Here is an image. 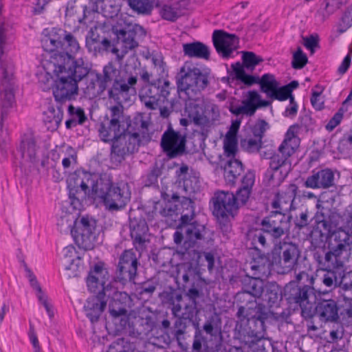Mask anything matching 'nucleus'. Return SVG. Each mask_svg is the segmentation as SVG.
Here are the masks:
<instances>
[{
    "label": "nucleus",
    "instance_id": "f257e3e1",
    "mask_svg": "<svg viewBox=\"0 0 352 352\" xmlns=\"http://www.w3.org/2000/svg\"><path fill=\"white\" fill-rule=\"evenodd\" d=\"M87 87L85 93L90 98H95L107 90L109 100L124 101L130 92H133L131 86L135 82V78L128 76L125 72H120L119 69L112 63L104 65L102 74L89 72L85 77Z\"/></svg>",
    "mask_w": 352,
    "mask_h": 352
},
{
    "label": "nucleus",
    "instance_id": "f03ea898",
    "mask_svg": "<svg viewBox=\"0 0 352 352\" xmlns=\"http://www.w3.org/2000/svg\"><path fill=\"white\" fill-rule=\"evenodd\" d=\"M66 58H68L66 57ZM59 58L57 65H54V73L57 76L53 87L55 100L60 104L75 100L78 95V82L88 74L91 67L82 58L77 62H64Z\"/></svg>",
    "mask_w": 352,
    "mask_h": 352
},
{
    "label": "nucleus",
    "instance_id": "7ed1b4c3",
    "mask_svg": "<svg viewBox=\"0 0 352 352\" xmlns=\"http://www.w3.org/2000/svg\"><path fill=\"white\" fill-rule=\"evenodd\" d=\"M149 119L143 113L136 115L129 124V131L123 133L112 142L110 157L111 161L121 163L126 157L138 150L141 144L152 138L148 126Z\"/></svg>",
    "mask_w": 352,
    "mask_h": 352
},
{
    "label": "nucleus",
    "instance_id": "20e7f679",
    "mask_svg": "<svg viewBox=\"0 0 352 352\" xmlns=\"http://www.w3.org/2000/svg\"><path fill=\"white\" fill-rule=\"evenodd\" d=\"M316 278L314 274L302 271L296 274L295 280L290 281L284 288V296L287 302L301 309L305 319L314 316V305L316 302Z\"/></svg>",
    "mask_w": 352,
    "mask_h": 352
},
{
    "label": "nucleus",
    "instance_id": "39448f33",
    "mask_svg": "<svg viewBox=\"0 0 352 352\" xmlns=\"http://www.w3.org/2000/svg\"><path fill=\"white\" fill-rule=\"evenodd\" d=\"M298 131V124L290 126L278 147V153L270 157V166L265 173V178L269 183L279 185L291 171L292 164L289 158L300 144Z\"/></svg>",
    "mask_w": 352,
    "mask_h": 352
},
{
    "label": "nucleus",
    "instance_id": "423d86ee",
    "mask_svg": "<svg viewBox=\"0 0 352 352\" xmlns=\"http://www.w3.org/2000/svg\"><path fill=\"white\" fill-rule=\"evenodd\" d=\"M9 27V24L2 16L0 7V67L2 71L0 85V120L1 121L7 118L9 109L14 102V65L10 60H2L1 58L8 38Z\"/></svg>",
    "mask_w": 352,
    "mask_h": 352
},
{
    "label": "nucleus",
    "instance_id": "0eeeda50",
    "mask_svg": "<svg viewBox=\"0 0 352 352\" xmlns=\"http://www.w3.org/2000/svg\"><path fill=\"white\" fill-rule=\"evenodd\" d=\"M352 236L342 228L329 236L328 252L319 261L322 267L346 273L345 263L350 255Z\"/></svg>",
    "mask_w": 352,
    "mask_h": 352
},
{
    "label": "nucleus",
    "instance_id": "6e6552de",
    "mask_svg": "<svg viewBox=\"0 0 352 352\" xmlns=\"http://www.w3.org/2000/svg\"><path fill=\"white\" fill-rule=\"evenodd\" d=\"M96 188V195L109 211L122 210L131 199V192L127 184L113 183L107 174L100 176Z\"/></svg>",
    "mask_w": 352,
    "mask_h": 352
},
{
    "label": "nucleus",
    "instance_id": "1a4fd4ad",
    "mask_svg": "<svg viewBox=\"0 0 352 352\" xmlns=\"http://www.w3.org/2000/svg\"><path fill=\"white\" fill-rule=\"evenodd\" d=\"M109 273L104 267L103 262H98L91 268L87 278V286L91 293H96L99 287L103 288V294L106 299L110 298L111 301L117 302L122 305H131V296L125 292H120L113 287L111 283H107Z\"/></svg>",
    "mask_w": 352,
    "mask_h": 352
},
{
    "label": "nucleus",
    "instance_id": "9d476101",
    "mask_svg": "<svg viewBox=\"0 0 352 352\" xmlns=\"http://www.w3.org/2000/svg\"><path fill=\"white\" fill-rule=\"evenodd\" d=\"M195 213L191 210L190 214H182L180 223L174 233L173 238L176 244H181L184 241L186 249L194 246L196 243L211 239L210 230L196 221H194Z\"/></svg>",
    "mask_w": 352,
    "mask_h": 352
},
{
    "label": "nucleus",
    "instance_id": "9b49d317",
    "mask_svg": "<svg viewBox=\"0 0 352 352\" xmlns=\"http://www.w3.org/2000/svg\"><path fill=\"white\" fill-rule=\"evenodd\" d=\"M184 111L194 124L200 127L203 131H208L220 117L218 106L214 104L203 106L199 96L188 97Z\"/></svg>",
    "mask_w": 352,
    "mask_h": 352
},
{
    "label": "nucleus",
    "instance_id": "f8f14e48",
    "mask_svg": "<svg viewBox=\"0 0 352 352\" xmlns=\"http://www.w3.org/2000/svg\"><path fill=\"white\" fill-rule=\"evenodd\" d=\"M96 177L87 171H75L67 179L69 198L74 209L80 210L82 207L89 188L96 193V186L100 181V177L96 179Z\"/></svg>",
    "mask_w": 352,
    "mask_h": 352
},
{
    "label": "nucleus",
    "instance_id": "ddd939ff",
    "mask_svg": "<svg viewBox=\"0 0 352 352\" xmlns=\"http://www.w3.org/2000/svg\"><path fill=\"white\" fill-rule=\"evenodd\" d=\"M178 89L188 97H195L207 87L208 79L200 69L185 64L176 76Z\"/></svg>",
    "mask_w": 352,
    "mask_h": 352
},
{
    "label": "nucleus",
    "instance_id": "4468645a",
    "mask_svg": "<svg viewBox=\"0 0 352 352\" xmlns=\"http://www.w3.org/2000/svg\"><path fill=\"white\" fill-rule=\"evenodd\" d=\"M272 255L277 265L278 272L285 274L296 270L300 257V250L296 243L279 241L275 244Z\"/></svg>",
    "mask_w": 352,
    "mask_h": 352
},
{
    "label": "nucleus",
    "instance_id": "2eb2a0df",
    "mask_svg": "<svg viewBox=\"0 0 352 352\" xmlns=\"http://www.w3.org/2000/svg\"><path fill=\"white\" fill-rule=\"evenodd\" d=\"M96 221L89 216L76 219L71 235L79 248L91 250L96 240Z\"/></svg>",
    "mask_w": 352,
    "mask_h": 352
},
{
    "label": "nucleus",
    "instance_id": "dca6fc26",
    "mask_svg": "<svg viewBox=\"0 0 352 352\" xmlns=\"http://www.w3.org/2000/svg\"><path fill=\"white\" fill-rule=\"evenodd\" d=\"M171 87L168 80L163 82L157 79V83L144 85L139 91V98L144 107L149 110H155L160 107L161 98L167 99Z\"/></svg>",
    "mask_w": 352,
    "mask_h": 352
},
{
    "label": "nucleus",
    "instance_id": "f3484780",
    "mask_svg": "<svg viewBox=\"0 0 352 352\" xmlns=\"http://www.w3.org/2000/svg\"><path fill=\"white\" fill-rule=\"evenodd\" d=\"M291 219V215L286 216L285 213L275 210L262 219L261 226L262 230L269 235L276 244L284 235L288 234Z\"/></svg>",
    "mask_w": 352,
    "mask_h": 352
},
{
    "label": "nucleus",
    "instance_id": "a211bd4d",
    "mask_svg": "<svg viewBox=\"0 0 352 352\" xmlns=\"http://www.w3.org/2000/svg\"><path fill=\"white\" fill-rule=\"evenodd\" d=\"M118 38L116 48L114 52H120L122 58L129 51L134 50L139 45V41L144 38L146 31L138 24H129L124 28L116 31Z\"/></svg>",
    "mask_w": 352,
    "mask_h": 352
},
{
    "label": "nucleus",
    "instance_id": "6ab92c4d",
    "mask_svg": "<svg viewBox=\"0 0 352 352\" xmlns=\"http://www.w3.org/2000/svg\"><path fill=\"white\" fill-rule=\"evenodd\" d=\"M212 201V213L218 219L233 217L239 210L232 192L223 190L216 192Z\"/></svg>",
    "mask_w": 352,
    "mask_h": 352
},
{
    "label": "nucleus",
    "instance_id": "aec40b11",
    "mask_svg": "<svg viewBox=\"0 0 352 352\" xmlns=\"http://www.w3.org/2000/svg\"><path fill=\"white\" fill-rule=\"evenodd\" d=\"M186 134L175 131L170 126L163 133L161 146L170 157H175L184 153L186 147Z\"/></svg>",
    "mask_w": 352,
    "mask_h": 352
},
{
    "label": "nucleus",
    "instance_id": "412c9836",
    "mask_svg": "<svg viewBox=\"0 0 352 352\" xmlns=\"http://www.w3.org/2000/svg\"><path fill=\"white\" fill-rule=\"evenodd\" d=\"M136 253L133 250H127L120 255L118 265L117 276L124 283L126 281H134L139 265Z\"/></svg>",
    "mask_w": 352,
    "mask_h": 352
},
{
    "label": "nucleus",
    "instance_id": "4be33fe9",
    "mask_svg": "<svg viewBox=\"0 0 352 352\" xmlns=\"http://www.w3.org/2000/svg\"><path fill=\"white\" fill-rule=\"evenodd\" d=\"M298 189L297 185L290 184L277 192L271 204L272 208L283 213L295 210L297 208L296 198Z\"/></svg>",
    "mask_w": 352,
    "mask_h": 352
},
{
    "label": "nucleus",
    "instance_id": "5701e85b",
    "mask_svg": "<svg viewBox=\"0 0 352 352\" xmlns=\"http://www.w3.org/2000/svg\"><path fill=\"white\" fill-rule=\"evenodd\" d=\"M212 41L217 53L223 58H228L237 49L239 38L221 30H216L212 34Z\"/></svg>",
    "mask_w": 352,
    "mask_h": 352
},
{
    "label": "nucleus",
    "instance_id": "b1692460",
    "mask_svg": "<svg viewBox=\"0 0 352 352\" xmlns=\"http://www.w3.org/2000/svg\"><path fill=\"white\" fill-rule=\"evenodd\" d=\"M188 6V0H168L158 3L156 7L161 18L165 21L175 22L184 15Z\"/></svg>",
    "mask_w": 352,
    "mask_h": 352
},
{
    "label": "nucleus",
    "instance_id": "393cba45",
    "mask_svg": "<svg viewBox=\"0 0 352 352\" xmlns=\"http://www.w3.org/2000/svg\"><path fill=\"white\" fill-rule=\"evenodd\" d=\"M270 102L261 99V96L256 91H250L247 98L242 101L241 106H231L230 111L236 116L241 114L249 116H253L256 109L261 107H267Z\"/></svg>",
    "mask_w": 352,
    "mask_h": 352
},
{
    "label": "nucleus",
    "instance_id": "a878e982",
    "mask_svg": "<svg viewBox=\"0 0 352 352\" xmlns=\"http://www.w3.org/2000/svg\"><path fill=\"white\" fill-rule=\"evenodd\" d=\"M95 294L96 295L87 298L84 305L86 316L90 320L91 323H94L99 320L107 303V299H106L104 294H103V288L99 287Z\"/></svg>",
    "mask_w": 352,
    "mask_h": 352
},
{
    "label": "nucleus",
    "instance_id": "bb28decb",
    "mask_svg": "<svg viewBox=\"0 0 352 352\" xmlns=\"http://www.w3.org/2000/svg\"><path fill=\"white\" fill-rule=\"evenodd\" d=\"M237 72L239 78L242 79L243 84L248 86H251L254 84H259L261 91L265 93L267 97L273 94L274 91L278 86H279V83L273 74H265L260 78L258 76H244L241 68Z\"/></svg>",
    "mask_w": 352,
    "mask_h": 352
},
{
    "label": "nucleus",
    "instance_id": "cd10ccee",
    "mask_svg": "<svg viewBox=\"0 0 352 352\" xmlns=\"http://www.w3.org/2000/svg\"><path fill=\"white\" fill-rule=\"evenodd\" d=\"M335 185V173L330 168L314 173L305 182V186L312 189H327Z\"/></svg>",
    "mask_w": 352,
    "mask_h": 352
},
{
    "label": "nucleus",
    "instance_id": "c85d7f7f",
    "mask_svg": "<svg viewBox=\"0 0 352 352\" xmlns=\"http://www.w3.org/2000/svg\"><path fill=\"white\" fill-rule=\"evenodd\" d=\"M129 228L131 236L133 240V244L136 249L142 248L146 242V236L148 228L146 220L140 216L129 214Z\"/></svg>",
    "mask_w": 352,
    "mask_h": 352
},
{
    "label": "nucleus",
    "instance_id": "c756f323",
    "mask_svg": "<svg viewBox=\"0 0 352 352\" xmlns=\"http://www.w3.org/2000/svg\"><path fill=\"white\" fill-rule=\"evenodd\" d=\"M63 50L60 51L58 53H56L52 56V63L54 65H57L59 62V58L61 57V59H65L64 62H67L66 60V57L69 58L71 62H77L80 58L74 59L73 55L75 54L80 50V45L76 38L70 33L64 30V34L63 36Z\"/></svg>",
    "mask_w": 352,
    "mask_h": 352
},
{
    "label": "nucleus",
    "instance_id": "7c9ffc66",
    "mask_svg": "<svg viewBox=\"0 0 352 352\" xmlns=\"http://www.w3.org/2000/svg\"><path fill=\"white\" fill-rule=\"evenodd\" d=\"M262 61L263 58L252 52H242V63L236 62L231 65L233 72L230 76L232 79H236L242 83V79L239 78L237 71L241 68L244 76H251L245 72V69L252 72Z\"/></svg>",
    "mask_w": 352,
    "mask_h": 352
},
{
    "label": "nucleus",
    "instance_id": "2f4dec72",
    "mask_svg": "<svg viewBox=\"0 0 352 352\" xmlns=\"http://www.w3.org/2000/svg\"><path fill=\"white\" fill-rule=\"evenodd\" d=\"M338 309L337 302L334 300H321L314 305V316H318L322 322H334L339 318Z\"/></svg>",
    "mask_w": 352,
    "mask_h": 352
},
{
    "label": "nucleus",
    "instance_id": "473e14b6",
    "mask_svg": "<svg viewBox=\"0 0 352 352\" xmlns=\"http://www.w3.org/2000/svg\"><path fill=\"white\" fill-rule=\"evenodd\" d=\"M64 30L62 29L52 28L48 31L45 30L41 38V45L46 52L58 53L63 50V36Z\"/></svg>",
    "mask_w": 352,
    "mask_h": 352
},
{
    "label": "nucleus",
    "instance_id": "72a5a7b5",
    "mask_svg": "<svg viewBox=\"0 0 352 352\" xmlns=\"http://www.w3.org/2000/svg\"><path fill=\"white\" fill-rule=\"evenodd\" d=\"M255 175L253 171L248 170L241 179V186L234 194V201L238 209L248 201L254 184Z\"/></svg>",
    "mask_w": 352,
    "mask_h": 352
},
{
    "label": "nucleus",
    "instance_id": "f704fd0d",
    "mask_svg": "<svg viewBox=\"0 0 352 352\" xmlns=\"http://www.w3.org/2000/svg\"><path fill=\"white\" fill-rule=\"evenodd\" d=\"M322 269L324 273L321 278V281L326 287L331 289L338 287H340L344 290H349L352 288V281L350 283H344L346 280L345 273L327 269L326 267H322Z\"/></svg>",
    "mask_w": 352,
    "mask_h": 352
},
{
    "label": "nucleus",
    "instance_id": "c9c22d12",
    "mask_svg": "<svg viewBox=\"0 0 352 352\" xmlns=\"http://www.w3.org/2000/svg\"><path fill=\"white\" fill-rule=\"evenodd\" d=\"M154 324L153 318L151 315H146L145 317H137L130 335L143 340L148 337L154 327Z\"/></svg>",
    "mask_w": 352,
    "mask_h": 352
},
{
    "label": "nucleus",
    "instance_id": "e433bc0d",
    "mask_svg": "<svg viewBox=\"0 0 352 352\" xmlns=\"http://www.w3.org/2000/svg\"><path fill=\"white\" fill-rule=\"evenodd\" d=\"M243 170V166L240 160L234 157L228 160L224 166V178L226 184L233 186Z\"/></svg>",
    "mask_w": 352,
    "mask_h": 352
},
{
    "label": "nucleus",
    "instance_id": "4c0bfd02",
    "mask_svg": "<svg viewBox=\"0 0 352 352\" xmlns=\"http://www.w3.org/2000/svg\"><path fill=\"white\" fill-rule=\"evenodd\" d=\"M243 294H248L254 298H261L265 285L263 280L256 277L246 276L242 280Z\"/></svg>",
    "mask_w": 352,
    "mask_h": 352
},
{
    "label": "nucleus",
    "instance_id": "58836bf2",
    "mask_svg": "<svg viewBox=\"0 0 352 352\" xmlns=\"http://www.w3.org/2000/svg\"><path fill=\"white\" fill-rule=\"evenodd\" d=\"M124 132L125 128L112 125L105 120L100 123L98 129L99 137L104 142H112Z\"/></svg>",
    "mask_w": 352,
    "mask_h": 352
},
{
    "label": "nucleus",
    "instance_id": "ea45409f",
    "mask_svg": "<svg viewBox=\"0 0 352 352\" xmlns=\"http://www.w3.org/2000/svg\"><path fill=\"white\" fill-rule=\"evenodd\" d=\"M272 261L267 257H261L258 261H254V264L251 265V270L254 277L263 280L271 274L272 265L275 264L272 255Z\"/></svg>",
    "mask_w": 352,
    "mask_h": 352
},
{
    "label": "nucleus",
    "instance_id": "a19ab883",
    "mask_svg": "<svg viewBox=\"0 0 352 352\" xmlns=\"http://www.w3.org/2000/svg\"><path fill=\"white\" fill-rule=\"evenodd\" d=\"M184 55L188 57H195L208 60L210 57L208 47L201 42L196 41L183 45Z\"/></svg>",
    "mask_w": 352,
    "mask_h": 352
},
{
    "label": "nucleus",
    "instance_id": "79ce46f5",
    "mask_svg": "<svg viewBox=\"0 0 352 352\" xmlns=\"http://www.w3.org/2000/svg\"><path fill=\"white\" fill-rule=\"evenodd\" d=\"M19 151L25 162L34 163L36 157V146L34 138L30 135H24L21 141Z\"/></svg>",
    "mask_w": 352,
    "mask_h": 352
},
{
    "label": "nucleus",
    "instance_id": "37998d69",
    "mask_svg": "<svg viewBox=\"0 0 352 352\" xmlns=\"http://www.w3.org/2000/svg\"><path fill=\"white\" fill-rule=\"evenodd\" d=\"M261 298L270 307H278L282 299L281 291L278 285L275 283H267Z\"/></svg>",
    "mask_w": 352,
    "mask_h": 352
},
{
    "label": "nucleus",
    "instance_id": "c03bdc74",
    "mask_svg": "<svg viewBox=\"0 0 352 352\" xmlns=\"http://www.w3.org/2000/svg\"><path fill=\"white\" fill-rule=\"evenodd\" d=\"M120 72H125L128 76H132L135 78V82L133 83L131 86V88L133 89V92H130L127 96V98L126 100H129L132 96H134L136 94L135 85L138 82V77L140 76V80L144 83V85H147L148 83H157V80H151L152 74L149 73L145 67H139L136 68L134 70V73L131 72H129L127 69H119Z\"/></svg>",
    "mask_w": 352,
    "mask_h": 352
},
{
    "label": "nucleus",
    "instance_id": "a18cd8bd",
    "mask_svg": "<svg viewBox=\"0 0 352 352\" xmlns=\"http://www.w3.org/2000/svg\"><path fill=\"white\" fill-rule=\"evenodd\" d=\"M129 101H131V98H129V100H125L120 102L118 101H113L116 103V104L109 108V117H107L105 120L110 122L112 125L115 124L119 127L125 128L124 108L122 104Z\"/></svg>",
    "mask_w": 352,
    "mask_h": 352
},
{
    "label": "nucleus",
    "instance_id": "49530a36",
    "mask_svg": "<svg viewBox=\"0 0 352 352\" xmlns=\"http://www.w3.org/2000/svg\"><path fill=\"white\" fill-rule=\"evenodd\" d=\"M203 331L212 337L221 336V320L220 316L213 313L206 318V321L202 327Z\"/></svg>",
    "mask_w": 352,
    "mask_h": 352
},
{
    "label": "nucleus",
    "instance_id": "de8ad7c7",
    "mask_svg": "<svg viewBox=\"0 0 352 352\" xmlns=\"http://www.w3.org/2000/svg\"><path fill=\"white\" fill-rule=\"evenodd\" d=\"M68 113L70 118L65 122L66 128L68 129H71L78 124L82 125L87 119L84 110L80 107H74L70 104L68 107Z\"/></svg>",
    "mask_w": 352,
    "mask_h": 352
},
{
    "label": "nucleus",
    "instance_id": "09e8293b",
    "mask_svg": "<svg viewBox=\"0 0 352 352\" xmlns=\"http://www.w3.org/2000/svg\"><path fill=\"white\" fill-rule=\"evenodd\" d=\"M157 2L158 0H128L130 8L142 15H150Z\"/></svg>",
    "mask_w": 352,
    "mask_h": 352
},
{
    "label": "nucleus",
    "instance_id": "8fccbe9b",
    "mask_svg": "<svg viewBox=\"0 0 352 352\" xmlns=\"http://www.w3.org/2000/svg\"><path fill=\"white\" fill-rule=\"evenodd\" d=\"M63 118V111L60 107L57 106L56 108L50 107L44 113L43 120L45 123L50 124L48 128L56 129L60 124Z\"/></svg>",
    "mask_w": 352,
    "mask_h": 352
},
{
    "label": "nucleus",
    "instance_id": "3c124183",
    "mask_svg": "<svg viewBox=\"0 0 352 352\" xmlns=\"http://www.w3.org/2000/svg\"><path fill=\"white\" fill-rule=\"evenodd\" d=\"M186 302V300L182 294L178 292H172L167 297V303L171 309L172 314L175 317L180 316Z\"/></svg>",
    "mask_w": 352,
    "mask_h": 352
},
{
    "label": "nucleus",
    "instance_id": "603ef678",
    "mask_svg": "<svg viewBox=\"0 0 352 352\" xmlns=\"http://www.w3.org/2000/svg\"><path fill=\"white\" fill-rule=\"evenodd\" d=\"M202 351L204 352H228L227 345L223 340V336H217L211 340V344L209 346L206 343H203Z\"/></svg>",
    "mask_w": 352,
    "mask_h": 352
},
{
    "label": "nucleus",
    "instance_id": "864d4df0",
    "mask_svg": "<svg viewBox=\"0 0 352 352\" xmlns=\"http://www.w3.org/2000/svg\"><path fill=\"white\" fill-rule=\"evenodd\" d=\"M316 221L319 228H322L327 235L328 242L329 241V236L338 229L333 230V224L329 217L324 216L323 212L318 211L315 216Z\"/></svg>",
    "mask_w": 352,
    "mask_h": 352
},
{
    "label": "nucleus",
    "instance_id": "5fc2aeb1",
    "mask_svg": "<svg viewBox=\"0 0 352 352\" xmlns=\"http://www.w3.org/2000/svg\"><path fill=\"white\" fill-rule=\"evenodd\" d=\"M175 212V206L170 202L157 201L153 206V213L159 214L162 217H171Z\"/></svg>",
    "mask_w": 352,
    "mask_h": 352
},
{
    "label": "nucleus",
    "instance_id": "6e6d98bb",
    "mask_svg": "<svg viewBox=\"0 0 352 352\" xmlns=\"http://www.w3.org/2000/svg\"><path fill=\"white\" fill-rule=\"evenodd\" d=\"M192 324L195 331L193 337L192 352H204L202 351V346L203 343L206 342V338L203 335L197 322H193Z\"/></svg>",
    "mask_w": 352,
    "mask_h": 352
},
{
    "label": "nucleus",
    "instance_id": "4d7b16f0",
    "mask_svg": "<svg viewBox=\"0 0 352 352\" xmlns=\"http://www.w3.org/2000/svg\"><path fill=\"white\" fill-rule=\"evenodd\" d=\"M76 219L74 215L70 214H65L60 217L57 221V226L60 232L62 233L71 234V230L74 226V221Z\"/></svg>",
    "mask_w": 352,
    "mask_h": 352
},
{
    "label": "nucleus",
    "instance_id": "13d9d810",
    "mask_svg": "<svg viewBox=\"0 0 352 352\" xmlns=\"http://www.w3.org/2000/svg\"><path fill=\"white\" fill-rule=\"evenodd\" d=\"M177 319L174 323L173 336L179 344L184 339L187 328V320L180 316L176 317Z\"/></svg>",
    "mask_w": 352,
    "mask_h": 352
},
{
    "label": "nucleus",
    "instance_id": "bf43d9fd",
    "mask_svg": "<svg viewBox=\"0 0 352 352\" xmlns=\"http://www.w3.org/2000/svg\"><path fill=\"white\" fill-rule=\"evenodd\" d=\"M263 144V141L258 138H245L241 140L240 146L248 153H256L259 151Z\"/></svg>",
    "mask_w": 352,
    "mask_h": 352
},
{
    "label": "nucleus",
    "instance_id": "052dcab7",
    "mask_svg": "<svg viewBox=\"0 0 352 352\" xmlns=\"http://www.w3.org/2000/svg\"><path fill=\"white\" fill-rule=\"evenodd\" d=\"M130 305H122L117 302L110 300L109 303V314L113 319L126 316L127 315V308L129 307Z\"/></svg>",
    "mask_w": 352,
    "mask_h": 352
},
{
    "label": "nucleus",
    "instance_id": "680f3d73",
    "mask_svg": "<svg viewBox=\"0 0 352 352\" xmlns=\"http://www.w3.org/2000/svg\"><path fill=\"white\" fill-rule=\"evenodd\" d=\"M308 62L307 55L302 52V49L298 47L297 50L293 54V59L292 66L294 69H300L303 68Z\"/></svg>",
    "mask_w": 352,
    "mask_h": 352
},
{
    "label": "nucleus",
    "instance_id": "e2e57ef3",
    "mask_svg": "<svg viewBox=\"0 0 352 352\" xmlns=\"http://www.w3.org/2000/svg\"><path fill=\"white\" fill-rule=\"evenodd\" d=\"M237 137L226 135L223 141L225 153L228 157H234L237 151Z\"/></svg>",
    "mask_w": 352,
    "mask_h": 352
},
{
    "label": "nucleus",
    "instance_id": "0e129e2a",
    "mask_svg": "<svg viewBox=\"0 0 352 352\" xmlns=\"http://www.w3.org/2000/svg\"><path fill=\"white\" fill-rule=\"evenodd\" d=\"M270 129L269 124L263 119H258L252 127V133L254 138L262 140L264 134Z\"/></svg>",
    "mask_w": 352,
    "mask_h": 352
},
{
    "label": "nucleus",
    "instance_id": "69168bd1",
    "mask_svg": "<svg viewBox=\"0 0 352 352\" xmlns=\"http://www.w3.org/2000/svg\"><path fill=\"white\" fill-rule=\"evenodd\" d=\"M184 190L187 194L195 193L199 190V182L195 176L182 178Z\"/></svg>",
    "mask_w": 352,
    "mask_h": 352
},
{
    "label": "nucleus",
    "instance_id": "338daca9",
    "mask_svg": "<svg viewBox=\"0 0 352 352\" xmlns=\"http://www.w3.org/2000/svg\"><path fill=\"white\" fill-rule=\"evenodd\" d=\"M265 234L266 233L262 230V228L260 230L254 231L252 234V243L255 249L265 248L268 245Z\"/></svg>",
    "mask_w": 352,
    "mask_h": 352
},
{
    "label": "nucleus",
    "instance_id": "774afa93",
    "mask_svg": "<svg viewBox=\"0 0 352 352\" xmlns=\"http://www.w3.org/2000/svg\"><path fill=\"white\" fill-rule=\"evenodd\" d=\"M336 9L333 8V5H331L327 0H325L321 8L316 12V17L320 21H324L331 14H332Z\"/></svg>",
    "mask_w": 352,
    "mask_h": 352
}]
</instances>
